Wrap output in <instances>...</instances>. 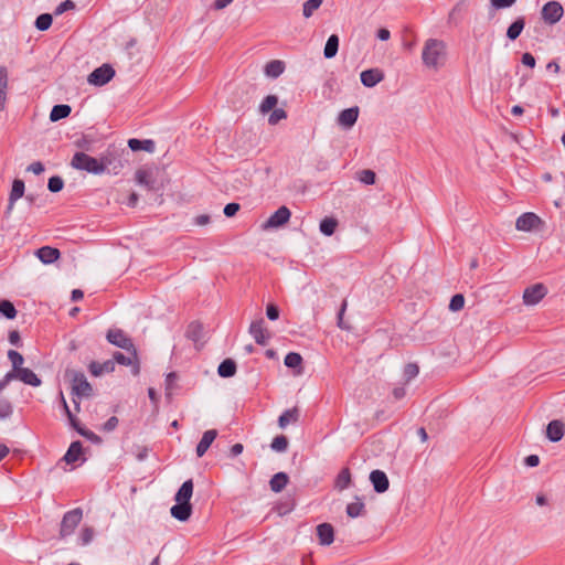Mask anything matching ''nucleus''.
Wrapping results in <instances>:
<instances>
[{
	"label": "nucleus",
	"mask_w": 565,
	"mask_h": 565,
	"mask_svg": "<svg viewBox=\"0 0 565 565\" xmlns=\"http://www.w3.org/2000/svg\"><path fill=\"white\" fill-rule=\"evenodd\" d=\"M279 308L274 305V303H269L267 305V308H266V316L269 320L271 321H275L279 318Z\"/></svg>",
	"instance_id": "58"
},
{
	"label": "nucleus",
	"mask_w": 565,
	"mask_h": 565,
	"mask_svg": "<svg viewBox=\"0 0 565 565\" xmlns=\"http://www.w3.org/2000/svg\"><path fill=\"white\" fill-rule=\"evenodd\" d=\"M14 375V380H20L24 384L38 387L42 384L41 379L31 370L28 367H23Z\"/></svg>",
	"instance_id": "22"
},
{
	"label": "nucleus",
	"mask_w": 565,
	"mask_h": 565,
	"mask_svg": "<svg viewBox=\"0 0 565 565\" xmlns=\"http://www.w3.org/2000/svg\"><path fill=\"white\" fill-rule=\"evenodd\" d=\"M419 373V367L416 363H407L404 367L403 375L406 383L416 377Z\"/></svg>",
	"instance_id": "48"
},
{
	"label": "nucleus",
	"mask_w": 565,
	"mask_h": 565,
	"mask_svg": "<svg viewBox=\"0 0 565 565\" xmlns=\"http://www.w3.org/2000/svg\"><path fill=\"white\" fill-rule=\"evenodd\" d=\"M375 172L370 169H365L360 172V181L364 184L372 185L375 183Z\"/></svg>",
	"instance_id": "53"
},
{
	"label": "nucleus",
	"mask_w": 565,
	"mask_h": 565,
	"mask_svg": "<svg viewBox=\"0 0 565 565\" xmlns=\"http://www.w3.org/2000/svg\"><path fill=\"white\" fill-rule=\"evenodd\" d=\"M302 356L297 353V352H289L286 356H285V365L289 369H299V371L297 373H300L301 372V365H302Z\"/></svg>",
	"instance_id": "41"
},
{
	"label": "nucleus",
	"mask_w": 565,
	"mask_h": 565,
	"mask_svg": "<svg viewBox=\"0 0 565 565\" xmlns=\"http://www.w3.org/2000/svg\"><path fill=\"white\" fill-rule=\"evenodd\" d=\"M106 339L110 344L118 347L132 355H136V347L134 341L124 330L109 329L107 331Z\"/></svg>",
	"instance_id": "5"
},
{
	"label": "nucleus",
	"mask_w": 565,
	"mask_h": 565,
	"mask_svg": "<svg viewBox=\"0 0 565 565\" xmlns=\"http://www.w3.org/2000/svg\"><path fill=\"white\" fill-rule=\"evenodd\" d=\"M154 146H156L154 141L151 139L140 140V139L131 138L128 140V147L132 151L145 150L147 152H152L154 150Z\"/></svg>",
	"instance_id": "30"
},
{
	"label": "nucleus",
	"mask_w": 565,
	"mask_h": 565,
	"mask_svg": "<svg viewBox=\"0 0 565 565\" xmlns=\"http://www.w3.org/2000/svg\"><path fill=\"white\" fill-rule=\"evenodd\" d=\"M83 515L84 512L82 508H74L65 512L60 523L58 540H65L74 534L76 527L83 520Z\"/></svg>",
	"instance_id": "4"
},
{
	"label": "nucleus",
	"mask_w": 565,
	"mask_h": 565,
	"mask_svg": "<svg viewBox=\"0 0 565 565\" xmlns=\"http://www.w3.org/2000/svg\"><path fill=\"white\" fill-rule=\"evenodd\" d=\"M203 326L199 321H192L191 323H189L186 328L185 337L192 340L193 342H198L199 340H201Z\"/></svg>",
	"instance_id": "36"
},
{
	"label": "nucleus",
	"mask_w": 565,
	"mask_h": 565,
	"mask_svg": "<svg viewBox=\"0 0 565 565\" xmlns=\"http://www.w3.org/2000/svg\"><path fill=\"white\" fill-rule=\"evenodd\" d=\"M72 390L77 396H89L92 386L83 372H74L72 379Z\"/></svg>",
	"instance_id": "13"
},
{
	"label": "nucleus",
	"mask_w": 565,
	"mask_h": 565,
	"mask_svg": "<svg viewBox=\"0 0 565 565\" xmlns=\"http://www.w3.org/2000/svg\"><path fill=\"white\" fill-rule=\"evenodd\" d=\"M82 451H83V446H82V443L79 440H76V441H73L66 454L64 455L63 459L67 462V463H74L75 461L78 460L79 456L82 455Z\"/></svg>",
	"instance_id": "32"
},
{
	"label": "nucleus",
	"mask_w": 565,
	"mask_h": 565,
	"mask_svg": "<svg viewBox=\"0 0 565 565\" xmlns=\"http://www.w3.org/2000/svg\"><path fill=\"white\" fill-rule=\"evenodd\" d=\"M88 370L93 376H100L104 373H111L115 371V364L113 360H107L103 363L93 361L88 365Z\"/></svg>",
	"instance_id": "24"
},
{
	"label": "nucleus",
	"mask_w": 565,
	"mask_h": 565,
	"mask_svg": "<svg viewBox=\"0 0 565 565\" xmlns=\"http://www.w3.org/2000/svg\"><path fill=\"white\" fill-rule=\"evenodd\" d=\"M285 71V63L279 60H273L265 66V74L269 77L277 78Z\"/></svg>",
	"instance_id": "34"
},
{
	"label": "nucleus",
	"mask_w": 565,
	"mask_h": 565,
	"mask_svg": "<svg viewBox=\"0 0 565 565\" xmlns=\"http://www.w3.org/2000/svg\"><path fill=\"white\" fill-rule=\"evenodd\" d=\"M249 334L254 338L255 342L259 345H266L270 339V333L265 327L263 318L255 320L249 326Z\"/></svg>",
	"instance_id": "10"
},
{
	"label": "nucleus",
	"mask_w": 565,
	"mask_h": 565,
	"mask_svg": "<svg viewBox=\"0 0 565 565\" xmlns=\"http://www.w3.org/2000/svg\"><path fill=\"white\" fill-rule=\"evenodd\" d=\"M75 8V3L74 1L72 0H65L63 2H61L54 10V14L55 15H61L63 14L64 12L68 11V10H73Z\"/></svg>",
	"instance_id": "54"
},
{
	"label": "nucleus",
	"mask_w": 565,
	"mask_h": 565,
	"mask_svg": "<svg viewBox=\"0 0 565 565\" xmlns=\"http://www.w3.org/2000/svg\"><path fill=\"white\" fill-rule=\"evenodd\" d=\"M547 294V288L544 284H534L525 288L523 292V302L527 306L539 303Z\"/></svg>",
	"instance_id": "8"
},
{
	"label": "nucleus",
	"mask_w": 565,
	"mask_h": 565,
	"mask_svg": "<svg viewBox=\"0 0 565 565\" xmlns=\"http://www.w3.org/2000/svg\"><path fill=\"white\" fill-rule=\"evenodd\" d=\"M338 226V221L333 217H324L320 222V232L326 236H331L334 234Z\"/></svg>",
	"instance_id": "40"
},
{
	"label": "nucleus",
	"mask_w": 565,
	"mask_h": 565,
	"mask_svg": "<svg viewBox=\"0 0 565 565\" xmlns=\"http://www.w3.org/2000/svg\"><path fill=\"white\" fill-rule=\"evenodd\" d=\"M288 481H289V477L286 472H277L271 477V479L269 481L270 490L273 492L278 493L286 488V486L288 484Z\"/></svg>",
	"instance_id": "29"
},
{
	"label": "nucleus",
	"mask_w": 565,
	"mask_h": 565,
	"mask_svg": "<svg viewBox=\"0 0 565 565\" xmlns=\"http://www.w3.org/2000/svg\"><path fill=\"white\" fill-rule=\"evenodd\" d=\"M521 61H522L523 65L531 67V68H533L536 63L535 57L529 52H526L522 55Z\"/></svg>",
	"instance_id": "64"
},
{
	"label": "nucleus",
	"mask_w": 565,
	"mask_h": 565,
	"mask_svg": "<svg viewBox=\"0 0 565 565\" xmlns=\"http://www.w3.org/2000/svg\"><path fill=\"white\" fill-rule=\"evenodd\" d=\"M64 188V181L60 175H53L47 181V189L52 193H57Z\"/></svg>",
	"instance_id": "47"
},
{
	"label": "nucleus",
	"mask_w": 565,
	"mask_h": 565,
	"mask_svg": "<svg viewBox=\"0 0 565 565\" xmlns=\"http://www.w3.org/2000/svg\"><path fill=\"white\" fill-rule=\"evenodd\" d=\"M564 436V424L558 420L554 419L551 420L546 427V437L553 441H559Z\"/></svg>",
	"instance_id": "23"
},
{
	"label": "nucleus",
	"mask_w": 565,
	"mask_h": 565,
	"mask_svg": "<svg viewBox=\"0 0 565 565\" xmlns=\"http://www.w3.org/2000/svg\"><path fill=\"white\" fill-rule=\"evenodd\" d=\"M9 342L12 344V345H15V347H20L22 343H21V337H20V333L19 331L17 330H11L9 332Z\"/></svg>",
	"instance_id": "62"
},
{
	"label": "nucleus",
	"mask_w": 565,
	"mask_h": 565,
	"mask_svg": "<svg viewBox=\"0 0 565 565\" xmlns=\"http://www.w3.org/2000/svg\"><path fill=\"white\" fill-rule=\"evenodd\" d=\"M95 536V530L93 526L85 525L81 529L77 536V544L81 546H86L90 544Z\"/></svg>",
	"instance_id": "37"
},
{
	"label": "nucleus",
	"mask_w": 565,
	"mask_h": 565,
	"mask_svg": "<svg viewBox=\"0 0 565 565\" xmlns=\"http://www.w3.org/2000/svg\"><path fill=\"white\" fill-rule=\"evenodd\" d=\"M53 22V17L50 13H42L35 19V28L39 31H46L51 28Z\"/></svg>",
	"instance_id": "43"
},
{
	"label": "nucleus",
	"mask_w": 565,
	"mask_h": 565,
	"mask_svg": "<svg viewBox=\"0 0 565 565\" xmlns=\"http://www.w3.org/2000/svg\"><path fill=\"white\" fill-rule=\"evenodd\" d=\"M465 306V297L461 294H456L451 297L449 302V310L450 311H459Z\"/></svg>",
	"instance_id": "50"
},
{
	"label": "nucleus",
	"mask_w": 565,
	"mask_h": 565,
	"mask_svg": "<svg viewBox=\"0 0 565 565\" xmlns=\"http://www.w3.org/2000/svg\"><path fill=\"white\" fill-rule=\"evenodd\" d=\"M178 381V374L175 372H170L166 377V391L167 395L175 387V383Z\"/></svg>",
	"instance_id": "55"
},
{
	"label": "nucleus",
	"mask_w": 565,
	"mask_h": 565,
	"mask_svg": "<svg viewBox=\"0 0 565 565\" xmlns=\"http://www.w3.org/2000/svg\"><path fill=\"white\" fill-rule=\"evenodd\" d=\"M351 484V472L349 468H342L339 475L337 476L334 487L342 491Z\"/></svg>",
	"instance_id": "38"
},
{
	"label": "nucleus",
	"mask_w": 565,
	"mask_h": 565,
	"mask_svg": "<svg viewBox=\"0 0 565 565\" xmlns=\"http://www.w3.org/2000/svg\"><path fill=\"white\" fill-rule=\"evenodd\" d=\"M359 117V107H350L340 111L338 124L344 128H351L355 125Z\"/></svg>",
	"instance_id": "18"
},
{
	"label": "nucleus",
	"mask_w": 565,
	"mask_h": 565,
	"mask_svg": "<svg viewBox=\"0 0 565 565\" xmlns=\"http://www.w3.org/2000/svg\"><path fill=\"white\" fill-rule=\"evenodd\" d=\"M78 434L83 437H85L86 439H88L89 441H92L93 444H100L102 443V438L95 434L93 430H89V429H85L83 431L78 430Z\"/></svg>",
	"instance_id": "57"
},
{
	"label": "nucleus",
	"mask_w": 565,
	"mask_h": 565,
	"mask_svg": "<svg viewBox=\"0 0 565 565\" xmlns=\"http://www.w3.org/2000/svg\"><path fill=\"white\" fill-rule=\"evenodd\" d=\"M278 104V97L276 95H267L259 105V111L267 114L273 110Z\"/></svg>",
	"instance_id": "44"
},
{
	"label": "nucleus",
	"mask_w": 565,
	"mask_h": 565,
	"mask_svg": "<svg viewBox=\"0 0 565 565\" xmlns=\"http://www.w3.org/2000/svg\"><path fill=\"white\" fill-rule=\"evenodd\" d=\"M216 437V429H209L204 431L201 440L196 445V456L200 458L203 457Z\"/></svg>",
	"instance_id": "21"
},
{
	"label": "nucleus",
	"mask_w": 565,
	"mask_h": 565,
	"mask_svg": "<svg viewBox=\"0 0 565 565\" xmlns=\"http://www.w3.org/2000/svg\"><path fill=\"white\" fill-rule=\"evenodd\" d=\"M347 307H348V302L347 300L344 299L340 306V309L338 311V315H337V326L342 329V330H350V326H348L345 322H344V312L347 310Z\"/></svg>",
	"instance_id": "51"
},
{
	"label": "nucleus",
	"mask_w": 565,
	"mask_h": 565,
	"mask_svg": "<svg viewBox=\"0 0 565 565\" xmlns=\"http://www.w3.org/2000/svg\"><path fill=\"white\" fill-rule=\"evenodd\" d=\"M25 184L21 179H14L12 182V188L9 194L8 205L6 209V215H10L13 211L15 202L24 195Z\"/></svg>",
	"instance_id": "14"
},
{
	"label": "nucleus",
	"mask_w": 565,
	"mask_h": 565,
	"mask_svg": "<svg viewBox=\"0 0 565 565\" xmlns=\"http://www.w3.org/2000/svg\"><path fill=\"white\" fill-rule=\"evenodd\" d=\"M339 50V36L331 34L324 45L323 55L326 58H332L337 55Z\"/></svg>",
	"instance_id": "35"
},
{
	"label": "nucleus",
	"mask_w": 565,
	"mask_h": 565,
	"mask_svg": "<svg viewBox=\"0 0 565 565\" xmlns=\"http://www.w3.org/2000/svg\"><path fill=\"white\" fill-rule=\"evenodd\" d=\"M241 205L236 202H231L225 205L223 213L226 217H233L239 211Z\"/></svg>",
	"instance_id": "56"
},
{
	"label": "nucleus",
	"mask_w": 565,
	"mask_h": 565,
	"mask_svg": "<svg viewBox=\"0 0 565 565\" xmlns=\"http://www.w3.org/2000/svg\"><path fill=\"white\" fill-rule=\"evenodd\" d=\"M235 373H236V363L232 359L223 360L217 367V374L224 379L232 377L235 375Z\"/></svg>",
	"instance_id": "31"
},
{
	"label": "nucleus",
	"mask_w": 565,
	"mask_h": 565,
	"mask_svg": "<svg viewBox=\"0 0 565 565\" xmlns=\"http://www.w3.org/2000/svg\"><path fill=\"white\" fill-rule=\"evenodd\" d=\"M70 425L73 429H75L77 433L78 430L83 431L86 428L79 423L78 418L74 414H70L68 418Z\"/></svg>",
	"instance_id": "63"
},
{
	"label": "nucleus",
	"mask_w": 565,
	"mask_h": 565,
	"mask_svg": "<svg viewBox=\"0 0 565 565\" xmlns=\"http://www.w3.org/2000/svg\"><path fill=\"white\" fill-rule=\"evenodd\" d=\"M525 26V18L519 17L516 18L507 30V38L510 41H515L522 33Z\"/></svg>",
	"instance_id": "27"
},
{
	"label": "nucleus",
	"mask_w": 565,
	"mask_h": 565,
	"mask_svg": "<svg viewBox=\"0 0 565 565\" xmlns=\"http://www.w3.org/2000/svg\"><path fill=\"white\" fill-rule=\"evenodd\" d=\"M0 313L4 316L7 319H14L17 317V309L14 305L9 300H1L0 301Z\"/></svg>",
	"instance_id": "42"
},
{
	"label": "nucleus",
	"mask_w": 565,
	"mask_h": 565,
	"mask_svg": "<svg viewBox=\"0 0 565 565\" xmlns=\"http://www.w3.org/2000/svg\"><path fill=\"white\" fill-rule=\"evenodd\" d=\"M291 216L290 210L282 205L269 216V218L263 224L264 230L278 228L288 223Z\"/></svg>",
	"instance_id": "9"
},
{
	"label": "nucleus",
	"mask_w": 565,
	"mask_h": 565,
	"mask_svg": "<svg viewBox=\"0 0 565 565\" xmlns=\"http://www.w3.org/2000/svg\"><path fill=\"white\" fill-rule=\"evenodd\" d=\"M115 70L110 64H103L88 75V83L95 86H104L113 79Z\"/></svg>",
	"instance_id": "7"
},
{
	"label": "nucleus",
	"mask_w": 565,
	"mask_h": 565,
	"mask_svg": "<svg viewBox=\"0 0 565 565\" xmlns=\"http://www.w3.org/2000/svg\"><path fill=\"white\" fill-rule=\"evenodd\" d=\"M446 45L444 41L428 39L425 42L422 60L425 66L437 70L440 65L439 58L445 55Z\"/></svg>",
	"instance_id": "3"
},
{
	"label": "nucleus",
	"mask_w": 565,
	"mask_h": 565,
	"mask_svg": "<svg viewBox=\"0 0 565 565\" xmlns=\"http://www.w3.org/2000/svg\"><path fill=\"white\" fill-rule=\"evenodd\" d=\"M156 174L157 170L153 169H138L136 171V181L147 190L156 191L159 190Z\"/></svg>",
	"instance_id": "11"
},
{
	"label": "nucleus",
	"mask_w": 565,
	"mask_h": 565,
	"mask_svg": "<svg viewBox=\"0 0 565 565\" xmlns=\"http://www.w3.org/2000/svg\"><path fill=\"white\" fill-rule=\"evenodd\" d=\"M490 2L495 9H504L513 6L515 0H490Z\"/></svg>",
	"instance_id": "60"
},
{
	"label": "nucleus",
	"mask_w": 565,
	"mask_h": 565,
	"mask_svg": "<svg viewBox=\"0 0 565 565\" xmlns=\"http://www.w3.org/2000/svg\"><path fill=\"white\" fill-rule=\"evenodd\" d=\"M370 481L373 486V489L377 493H384L390 488V480L386 473L382 470L375 469L370 473Z\"/></svg>",
	"instance_id": "16"
},
{
	"label": "nucleus",
	"mask_w": 565,
	"mask_h": 565,
	"mask_svg": "<svg viewBox=\"0 0 565 565\" xmlns=\"http://www.w3.org/2000/svg\"><path fill=\"white\" fill-rule=\"evenodd\" d=\"M72 108L66 104H58L53 106L50 113V120L55 122L70 116Z\"/></svg>",
	"instance_id": "33"
},
{
	"label": "nucleus",
	"mask_w": 565,
	"mask_h": 565,
	"mask_svg": "<svg viewBox=\"0 0 565 565\" xmlns=\"http://www.w3.org/2000/svg\"><path fill=\"white\" fill-rule=\"evenodd\" d=\"M317 536L321 545L328 546L334 541V530L330 523H321L317 526Z\"/></svg>",
	"instance_id": "19"
},
{
	"label": "nucleus",
	"mask_w": 565,
	"mask_h": 565,
	"mask_svg": "<svg viewBox=\"0 0 565 565\" xmlns=\"http://www.w3.org/2000/svg\"><path fill=\"white\" fill-rule=\"evenodd\" d=\"M288 444H289L288 438L285 435H278L273 439V441L270 444V448L274 451L284 452L287 450Z\"/></svg>",
	"instance_id": "45"
},
{
	"label": "nucleus",
	"mask_w": 565,
	"mask_h": 565,
	"mask_svg": "<svg viewBox=\"0 0 565 565\" xmlns=\"http://www.w3.org/2000/svg\"><path fill=\"white\" fill-rule=\"evenodd\" d=\"M193 494V481L189 479L182 483L175 494V504L172 505L171 515L178 521L185 522L192 514L191 498Z\"/></svg>",
	"instance_id": "1"
},
{
	"label": "nucleus",
	"mask_w": 565,
	"mask_h": 565,
	"mask_svg": "<svg viewBox=\"0 0 565 565\" xmlns=\"http://www.w3.org/2000/svg\"><path fill=\"white\" fill-rule=\"evenodd\" d=\"M323 0H307L303 3L302 14L305 18H310L322 3Z\"/></svg>",
	"instance_id": "46"
},
{
	"label": "nucleus",
	"mask_w": 565,
	"mask_h": 565,
	"mask_svg": "<svg viewBox=\"0 0 565 565\" xmlns=\"http://www.w3.org/2000/svg\"><path fill=\"white\" fill-rule=\"evenodd\" d=\"M360 78L365 87H374L384 79V73L380 68H369L361 73Z\"/></svg>",
	"instance_id": "17"
},
{
	"label": "nucleus",
	"mask_w": 565,
	"mask_h": 565,
	"mask_svg": "<svg viewBox=\"0 0 565 565\" xmlns=\"http://www.w3.org/2000/svg\"><path fill=\"white\" fill-rule=\"evenodd\" d=\"M118 418L116 416L109 417L103 425V430L113 431L118 426Z\"/></svg>",
	"instance_id": "59"
},
{
	"label": "nucleus",
	"mask_w": 565,
	"mask_h": 565,
	"mask_svg": "<svg viewBox=\"0 0 565 565\" xmlns=\"http://www.w3.org/2000/svg\"><path fill=\"white\" fill-rule=\"evenodd\" d=\"M110 163L111 160L108 156H103L100 159H96L85 152H76L71 160L72 168L86 171L92 174L104 173Z\"/></svg>",
	"instance_id": "2"
},
{
	"label": "nucleus",
	"mask_w": 565,
	"mask_h": 565,
	"mask_svg": "<svg viewBox=\"0 0 565 565\" xmlns=\"http://www.w3.org/2000/svg\"><path fill=\"white\" fill-rule=\"evenodd\" d=\"M300 417V411L297 406L286 409L282 412V414L278 417V426L280 428H286L289 423H297Z\"/></svg>",
	"instance_id": "25"
},
{
	"label": "nucleus",
	"mask_w": 565,
	"mask_h": 565,
	"mask_svg": "<svg viewBox=\"0 0 565 565\" xmlns=\"http://www.w3.org/2000/svg\"><path fill=\"white\" fill-rule=\"evenodd\" d=\"M355 502H351L347 505L345 512L349 518L355 519L366 514L365 504L362 502L360 497H355Z\"/></svg>",
	"instance_id": "28"
},
{
	"label": "nucleus",
	"mask_w": 565,
	"mask_h": 565,
	"mask_svg": "<svg viewBox=\"0 0 565 565\" xmlns=\"http://www.w3.org/2000/svg\"><path fill=\"white\" fill-rule=\"evenodd\" d=\"M26 171L32 172L34 174H41L44 171V164L41 161L32 162Z\"/></svg>",
	"instance_id": "61"
},
{
	"label": "nucleus",
	"mask_w": 565,
	"mask_h": 565,
	"mask_svg": "<svg viewBox=\"0 0 565 565\" xmlns=\"http://www.w3.org/2000/svg\"><path fill=\"white\" fill-rule=\"evenodd\" d=\"M8 359L10 360V362L12 364V370L9 371L8 373L17 374L20 370L23 369L22 364L24 363V358L20 352L15 351V350H9Z\"/></svg>",
	"instance_id": "39"
},
{
	"label": "nucleus",
	"mask_w": 565,
	"mask_h": 565,
	"mask_svg": "<svg viewBox=\"0 0 565 565\" xmlns=\"http://www.w3.org/2000/svg\"><path fill=\"white\" fill-rule=\"evenodd\" d=\"M563 15L564 8L558 1H548L542 7L541 18L546 24H556Z\"/></svg>",
	"instance_id": "6"
},
{
	"label": "nucleus",
	"mask_w": 565,
	"mask_h": 565,
	"mask_svg": "<svg viewBox=\"0 0 565 565\" xmlns=\"http://www.w3.org/2000/svg\"><path fill=\"white\" fill-rule=\"evenodd\" d=\"M35 255L43 264H53L61 257V252L51 246H42L36 252Z\"/></svg>",
	"instance_id": "20"
},
{
	"label": "nucleus",
	"mask_w": 565,
	"mask_h": 565,
	"mask_svg": "<svg viewBox=\"0 0 565 565\" xmlns=\"http://www.w3.org/2000/svg\"><path fill=\"white\" fill-rule=\"evenodd\" d=\"M542 220L533 212H526L516 218L515 227L519 231L530 232L542 224Z\"/></svg>",
	"instance_id": "12"
},
{
	"label": "nucleus",
	"mask_w": 565,
	"mask_h": 565,
	"mask_svg": "<svg viewBox=\"0 0 565 565\" xmlns=\"http://www.w3.org/2000/svg\"><path fill=\"white\" fill-rule=\"evenodd\" d=\"M287 118V113L282 108H274L271 114L268 117V122L270 125L278 124L281 119Z\"/></svg>",
	"instance_id": "52"
},
{
	"label": "nucleus",
	"mask_w": 565,
	"mask_h": 565,
	"mask_svg": "<svg viewBox=\"0 0 565 565\" xmlns=\"http://www.w3.org/2000/svg\"><path fill=\"white\" fill-rule=\"evenodd\" d=\"M114 364L118 363L125 366H131V372L134 375H138L140 372V364L138 359V352L136 351V355L129 353V355H125L124 353L116 351L113 354Z\"/></svg>",
	"instance_id": "15"
},
{
	"label": "nucleus",
	"mask_w": 565,
	"mask_h": 565,
	"mask_svg": "<svg viewBox=\"0 0 565 565\" xmlns=\"http://www.w3.org/2000/svg\"><path fill=\"white\" fill-rule=\"evenodd\" d=\"M9 74L6 66H0V111L6 108Z\"/></svg>",
	"instance_id": "26"
},
{
	"label": "nucleus",
	"mask_w": 565,
	"mask_h": 565,
	"mask_svg": "<svg viewBox=\"0 0 565 565\" xmlns=\"http://www.w3.org/2000/svg\"><path fill=\"white\" fill-rule=\"evenodd\" d=\"M12 413V404L7 398L0 397V419L10 417Z\"/></svg>",
	"instance_id": "49"
}]
</instances>
